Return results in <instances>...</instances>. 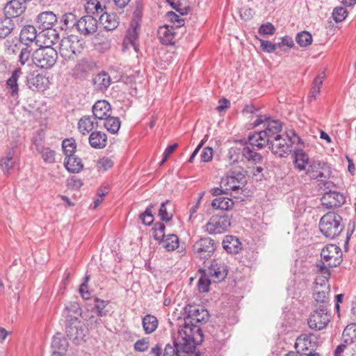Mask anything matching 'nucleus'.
Returning a JSON list of instances; mask_svg holds the SVG:
<instances>
[{"label": "nucleus", "mask_w": 356, "mask_h": 356, "mask_svg": "<svg viewBox=\"0 0 356 356\" xmlns=\"http://www.w3.org/2000/svg\"><path fill=\"white\" fill-rule=\"evenodd\" d=\"M184 311L186 316L184 318V325L179 327L178 337L172 346L177 347V349L182 348L185 354L191 351L195 344L202 342L203 333L196 323L207 322L209 320V313L207 309L193 305H187Z\"/></svg>", "instance_id": "f257e3e1"}, {"label": "nucleus", "mask_w": 356, "mask_h": 356, "mask_svg": "<svg viewBox=\"0 0 356 356\" xmlns=\"http://www.w3.org/2000/svg\"><path fill=\"white\" fill-rule=\"evenodd\" d=\"M282 124L279 121L271 120L267 122L266 127L262 131L248 136L250 145L261 149L266 145L278 137L282 131Z\"/></svg>", "instance_id": "f03ea898"}, {"label": "nucleus", "mask_w": 356, "mask_h": 356, "mask_svg": "<svg viewBox=\"0 0 356 356\" xmlns=\"http://www.w3.org/2000/svg\"><path fill=\"white\" fill-rule=\"evenodd\" d=\"M44 46L33 51L32 54L33 63L40 68L49 69L56 63L58 53L51 45L54 44V40L44 41Z\"/></svg>", "instance_id": "7ed1b4c3"}, {"label": "nucleus", "mask_w": 356, "mask_h": 356, "mask_svg": "<svg viewBox=\"0 0 356 356\" xmlns=\"http://www.w3.org/2000/svg\"><path fill=\"white\" fill-rule=\"evenodd\" d=\"M342 218L335 212H328L320 220L319 229L327 238H334L343 231Z\"/></svg>", "instance_id": "20e7f679"}, {"label": "nucleus", "mask_w": 356, "mask_h": 356, "mask_svg": "<svg viewBox=\"0 0 356 356\" xmlns=\"http://www.w3.org/2000/svg\"><path fill=\"white\" fill-rule=\"evenodd\" d=\"M84 42L77 35L64 37L60 42L59 52L66 60H73L83 49Z\"/></svg>", "instance_id": "39448f33"}, {"label": "nucleus", "mask_w": 356, "mask_h": 356, "mask_svg": "<svg viewBox=\"0 0 356 356\" xmlns=\"http://www.w3.org/2000/svg\"><path fill=\"white\" fill-rule=\"evenodd\" d=\"M290 133L293 134V139L289 135V134H281L267 144L269 145V149L274 154H276L280 157L288 155L292 152V145L296 143V140L298 142L300 141V138L293 131H290Z\"/></svg>", "instance_id": "423d86ee"}, {"label": "nucleus", "mask_w": 356, "mask_h": 356, "mask_svg": "<svg viewBox=\"0 0 356 356\" xmlns=\"http://www.w3.org/2000/svg\"><path fill=\"white\" fill-rule=\"evenodd\" d=\"M341 249L335 245L330 244L323 248L321 253L323 264L319 266V271L329 275L327 267L332 268L339 265L341 262Z\"/></svg>", "instance_id": "0eeeda50"}, {"label": "nucleus", "mask_w": 356, "mask_h": 356, "mask_svg": "<svg viewBox=\"0 0 356 356\" xmlns=\"http://www.w3.org/2000/svg\"><path fill=\"white\" fill-rule=\"evenodd\" d=\"M306 170V174L311 179L318 181H325V179H330L332 173L327 164L319 161H312Z\"/></svg>", "instance_id": "6e6552de"}, {"label": "nucleus", "mask_w": 356, "mask_h": 356, "mask_svg": "<svg viewBox=\"0 0 356 356\" xmlns=\"http://www.w3.org/2000/svg\"><path fill=\"white\" fill-rule=\"evenodd\" d=\"M330 321V314L327 312V308L316 307L313 313L311 314L308 319V325L310 328L321 330L325 328Z\"/></svg>", "instance_id": "1a4fd4ad"}, {"label": "nucleus", "mask_w": 356, "mask_h": 356, "mask_svg": "<svg viewBox=\"0 0 356 356\" xmlns=\"http://www.w3.org/2000/svg\"><path fill=\"white\" fill-rule=\"evenodd\" d=\"M216 248L214 241L210 238H203L197 241L193 245V250L196 257L208 259L212 256Z\"/></svg>", "instance_id": "9d476101"}, {"label": "nucleus", "mask_w": 356, "mask_h": 356, "mask_svg": "<svg viewBox=\"0 0 356 356\" xmlns=\"http://www.w3.org/2000/svg\"><path fill=\"white\" fill-rule=\"evenodd\" d=\"M229 216H213L207 222L206 227L209 234H220L224 232L230 226Z\"/></svg>", "instance_id": "9b49d317"}, {"label": "nucleus", "mask_w": 356, "mask_h": 356, "mask_svg": "<svg viewBox=\"0 0 356 356\" xmlns=\"http://www.w3.org/2000/svg\"><path fill=\"white\" fill-rule=\"evenodd\" d=\"M97 30V21L91 15L81 17L77 22V31L84 36L94 34Z\"/></svg>", "instance_id": "f8f14e48"}, {"label": "nucleus", "mask_w": 356, "mask_h": 356, "mask_svg": "<svg viewBox=\"0 0 356 356\" xmlns=\"http://www.w3.org/2000/svg\"><path fill=\"white\" fill-rule=\"evenodd\" d=\"M321 204L327 209L339 207L346 202L345 197L335 191L325 192L321 199Z\"/></svg>", "instance_id": "ddd939ff"}, {"label": "nucleus", "mask_w": 356, "mask_h": 356, "mask_svg": "<svg viewBox=\"0 0 356 356\" xmlns=\"http://www.w3.org/2000/svg\"><path fill=\"white\" fill-rule=\"evenodd\" d=\"M316 337L314 334H302L298 337L295 344L297 351L300 353H314V348L316 343Z\"/></svg>", "instance_id": "4468645a"}, {"label": "nucleus", "mask_w": 356, "mask_h": 356, "mask_svg": "<svg viewBox=\"0 0 356 356\" xmlns=\"http://www.w3.org/2000/svg\"><path fill=\"white\" fill-rule=\"evenodd\" d=\"M42 33L37 34L35 26L32 25H26L23 27L20 32L19 39L22 43L29 45V42H35L36 46L39 45L40 40L43 38Z\"/></svg>", "instance_id": "2eb2a0df"}, {"label": "nucleus", "mask_w": 356, "mask_h": 356, "mask_svg": "<svg viewBox=\"0 0 356 356\" xmlns=\"http://www.w3.org/2000/svg\"><path fill=\"white\" fill-rule=\"evenodd\" d=\"M227 272V267L224 262L214 261L209 267L207 275L213 278V282H218L226 277Z\"/></svg>", "instance_id": "dca6fc26"}, {"label": "nucleus", "mask_w": 356, "mask_h": 356, "mask_svg": "<svg viewBox=\"0 0 356 356\" xmlns=\"http://www.w3.org/2000/svg\"><path fill=\"white\" fill-rule=\"evenodd\" d=\"M65 332L69 339L76 343L83 340L85 337V330L82 327L81 323L78 321L76 316H74V321L66 327Z\"/></svg>", "instance_id": "f3484780"}, {"label": "nucleus", "mask_w": 356, "mask_h": 356, "mask_svg": "<svg viewBox=\"0 0 356 356\" xmlns=\"http://www.w3.org/2000/svg\"><path fill=\"white\" fill-rule=\"evenodd\" d=\"M230 149L231 153L236 154V156H239V159L241 156L245 158L248 161H251L254 164L261 163L263 159L260 154L254 152L249 147H244L243 148L232 147Z\"/></svg>", "instance_id": "a211bd4d"}, {"label": "nucleus", "mask_w": 356, "mask_h": 356, "mask_svg": "<svg viewBox=\"0 0 356 356\" xmlns=\"http://www.w3.org/2000/svg\"><path fill=\"white\" fill-rule=\"evenodd\" d=\"M24 0H11L4 6V14L10 19L21 15L26 10Z\"/></svg>", "instance_id": "6ab92c4d"}, {"label": "nucleus", "mask_w": 356, "mask_h": 356, "mask_svg": "<svg viewBox=\"0 0 356 356\" xmlns=\"http://www.w3.org/2000/svg\"><path fill=\"white\" fill-rule=\"evenodd\" d=\"M92 113L95 119L104 120L111 114V106L106 100L97 101L92 106Z\"/></svg>", "instance_id": "aec40b11"}, {"label": "nucleus", "mask_w": 356, "mask_h": 356, "mask_svg": "<svg viewBox=\"0 0 356 356\" xmlns=\"http://www.w3.org/2000/svg\"><path fill=\"white\" fill-rule=\"evenodd\" d=\"M57 22L56 15L51 11H46L38 15L37 23L40 28L49 31L52 29L53 25Z\"/></svg>", "instance_id": "412c9836"}, {"label": "nucleus", "mask_w": 356, "mask_h": 356, "mask_svg": "<svg viewBox=\"0 0 356 356\" xmlns=\"http://www.w3.org/2000/svg\"><path fill=\"white\" fill-rule=\"evenodd\" d=\"M223 248L230 254H237L241 250V243L234 236L227 235L222 241Z\"/></svg>", "instance_id": "4be33fe9"}, {"label": "nucleus", "mask_w": 356, "mask_h": 356, "mask_svg": "<svg viewBox=\"0 0 356 356\" xmlns=\"http://www.w3.org/2000/svg\"><path fill=\"white\" fill-rule=\"evenodd\" d=\"M294 165L300 170H305L306 166L309 165L312 161L309 158L308 154L301 149L293 150Z\"/></svg>", "instance_id": "5701e85b"}, {"label": "nucleus", "mask_w": 356, "mask_h": 356, "mask_svg": "<svg viewBox=\"0 0 356 356\" xmlns=\"http://www.w3.org/2000/svg\"><path fill=\"white\" fill-rule=\"evenodd\" d=\"M88 140L90 146L95 149H102L107 144V136L99 131L92 132Z\"/></svg>", "instance_id": "b1692460"}, {"label": "nucleus", "mask_w": 356, "mask_h": 356, "mask_svg": "<svg viewBox=\"0 0 356 356\" xmlns=\"http://www.w3.org/2000/svg\"><path fill=\"white\" fill-rule=\"evenodd\" d=\"M159 40L164 44H173L175 36L174 27L172 26L165 25L161 26L158 31Z\"/></svg>", "instance_id": "393cba45"}, {"label": "nucleus", "mask_w": 356, "mask_h": 356, "mask_svg": "<svg viewBox=\"0 0 356 356\" xmlns=\"http://www.w3.org/2000/svg\"><path fill=\"white\" fill-rule=\"evenodd\" d=\"M64 165L69 172L72 173H78L83 168L81 159L74 154L66 156Z\"/></svg>", "instance_id": "a878e982"}, {"label": "nucleus", "mask_w": 356, "mask_h": 356, "mask_svg": "<svg viewBox=\"0 0 356 356\" xmlns=\"http://www.w3.org/2000/svg\"><path fill=\"white\" fill-rule=\"evenodd\" d=\"M100 23L107 31H113L115 29L118 24V17L115 13H108L106 12L101 15L99 17Z\"/></svg>", "instance_id": "bb28decb"}, {"label": "nucleus", "mask_w": 356, "mask_h": 356, "mask_svg": "<svg viewBox=\"0 0 356 356\" xmlns=\"http://www.w3.org/2000/svg\"><path fill=\"white\" fill-rule=\"evenodd\" d=\"M15 147H12L6 153V156L0 159V168L2 170L5 175L10 174V170L13 168L15 164Z\"/></svg>", "instance_id": "cd10ccee"}, {"label": "nucleus", "mask_w": 356, "mask_h": 356, "mask_svg": "<svg viewBox=\"0 0 356 356\" xmlns=\"http://www.w3.org/2000/svg\"><path fill=\"white\" fill-rule=\"evenodd\" d=\"M93 84L96 89L104 90L111 85V76L106 72H102L95 76L92 79Z\"/></svg>", "instance_id": "c85d7f7f"}, {"label": "nucleus", "mask_w": 356, "mask_h": 356, "mask_svg": "<svg viewBox=\"0 0 356 356\" xmlns=\"http://www.w3.org/2000/svg\"><path fill=\"white\" fill-rule=\"evenodd\" d=\"M323 288L322 286L320 287L316 286L315 288L314 293V299L316 301L317 304L319 305H316V307H323L325 306L327 308L328 305V290L329 286H324L325 289H321Z\"/></svg>", "instance_id": "c756f323"}, {"label": "nucleus", "mask_w": 356, "mask_h": 356, "mask_svg": "<svg viewBox=\"0 0 356 356\" xmlns=\"http://www.w3.org/2000/svg\"><path fill=\"white\" fill-rule=\"evenodd\" d=\"M15 29V24L12 19L6 16L0 18V40L8 36Z\"/></svg>", "instance_id": "7c9ffc66"}, {"label": "nucleus", "mask_w": 356, "mask_h": 356, "mask_svg": "<svg viewBox=\"0 0 356 356\" xmlns=\"http://www.w3.org/2000/svg\"><path fill=\"white\" fill-rule=\"evenodd\" d=\"M22 74V72L21 68L17 67L13 71L11 76L6 81L7 88L10 90L12 96H16L18 95L19 88L17 80Z\"/></svg>", "instance_id": "2f4dec72"}, {"label": "nucleus", "mask_w": 356, "mask_h": 356, "mask_svg": "<svg viewBox=\"0 0 356 356\" xmlns=\"http://www.w3.org/2000/svg\"><path fill=\"white\" fill-rule=\"evenodd\" d=\"M95 125L97 127L98 123L92 121L90 116L85 115L79 120L78 122V129L83 134H86V133H89L92 131L94 129Z\"/></svg>", "instance_id": "473e14b6"}, {"label": "nucleus", "mask_w": 356, "mask_h": 356, "mask_svg": "<svg viewBox=\"0 0 356 356\" xmlns=\"http://www.w3.org/2000/svg\"><path fill=\"white\" fill-rule=\"evenodd\" d=\"M157 318L151 314H147L143 318L142 324L146 334L154 332L158 327Z\"/></svg>", "instance_id": "72a5a7b5"}, {"label": "nucleus", "mask_w": 356, "mask_h": 356, "mask_svg": "<svg viewBox=\"0 0 356 356\" xmlns=\"http://www.w3.org/2000/svg\"><path fill=\"white\" fill-rule=\"evenodd\" d=\"M67 341L60 334L54 336L51 343L53 353H65L67 348Z\"/></svg>", "instance_id": "f704fd0d"}, {"label": "nucleus", "mask_w": 356, "mask_h": 356, "mask_svg": "<svg viewBox=\"0 0 356 356\" xmlns=\"http://www.w3.org/2000/svg\"><path fill=\"white\" fill-rule=\"evenodd\" d=\"M160 241L162 246L168 251L175 250L179 246V238L175 234H168Z\"/></svg>", "instance_id": "c9c22d12"}, {"label": "nucleus", "mask_w": 356, "mask_h": 356, "mask_svg": "<svg viewBox=\"0 0 356 356\" xmlns=\"http://www.w3.org/2000/svg\"><path fill=\"white\" fill-rule=\"evenodd\" d=\"M233 205V200L225 197H216L211 203L213 208L221 210H229L232 208Z\"/></svg>", "instance_id": "e433bc0d"}, {"label": "nucleus", "mask_w": 356, "mask_h": 356, "mask_svg": "<svg viewBox=\"0 0 356 356\" xmlns=\"http://www.w3.org/2000/svg\"><path fill=\"white\" fill-rule=\"evenodd\" d=\"M45 77L40 74L27 79V86L33 90H40L44 88Z\"/></svg>", "instance_id": "4c0bfd02"}, {"label": "nucleus", "mask_w": 356, "mask_h": 356, "mask_svg": "<svg viewBox=\"0 0 356 356\" xmlns=\"http://www.w3.org/2000/svg\"><path fill=\"white\" fill-rule=\"evenodd\" d=\"M85 10L88 13L95 14V13H99L103 12L104 9L106 8L105 4L102 3V1L99 0H92L86 1Z\"/></svg>", "instance_id": "58836bf2"}, {"label": "nucleus", "mask_w": 356, "mask_h": 356, "mask_svg": "<svg viewBox=\"0 0 356 356\" xmlns=\"http://www.w3.org/2000/svg\"><path fill=\"white\" fill-rule=\"evenodd\" d=\"M104 127L111 134H116L120 127V119L117 117H107L104 120Z\"/></svg>", "instance_id": "ea45409f"}, {"label": "nucleus", "mask_w": 356, "mask_h": 356, "mask_svg": "<svg viewBox=\"0 0 356 356\" xmlns=\"http://www.w3.org/2000/svg\"><path fill=\"white\" fill-rule=\"evenodd\" d=\"M343 341L345 343L351 344L356 339V323L348 325L343 332Z\"/></svg>", "instance_id": "a19ab883"}, {"label": "nucleus", "mask_w": 356, "mask_h": 356, "mask_svg": "<svg viewBox=\"0 0 356 356\" xmlns=\"http://www.w3.org/2000/svg\"><path fill=\"white\" fill-rule=\"evenodd\" d=\"M81 309L77 302H70L65 306L64 311V316L68 319L71 318V321H74V317L72 318V314L81 315Z\"/></svg>", "instance_id": "79ce46f5"}, {"label": "nucleus", "mask_w": 356, "mask_h": 356, "mask_svg": "<svg viewBox=\"0 0 356 356\" xmlns=\"http://www.w3.org/2000/svg\"><path fill=\"white\" fill-rule=\"evenodd\" d=\"M296 40L300 47H307L312 44L313 39L309 32L304 31L297 34Z\"/></svg>", "instance_id": "37998d69"}, {"label": "nucleus", "mask_w": 356, "mask_h": 356, "mask_svg": "<svg viewBox=\"0 0 356 356\" xmlns=\"http://www.w3.org/2000/svg\"><path fill=\"white\" fill-rule=\"evenodd\" d=\"M325 77V74L323 72L314 80L313 87L309 93V98H315L316 95L320 93Z\"/></svg>", "instance_id": "c03bdc74"}, {"label": "nucleus", "mask_w": 356, "mask_h": 356, "mask_svg": "<svg viewBox=\"0 0 356 356\" xmlns=\"http://www.w3.org/2000/svg\"><path fill=\"white\" fill-rule=\"evenodd\" d=\"M62 147L66 156L74 154L76 148L75 140L72 138L65 139L62 143Z\"/></svg>", "instance_id": "a18cd8bd"}, {"label": "nucleus", "mask_w": 356, "mask_h": 356, "mask_svg": "<svg viewBox=\"0 0 356 356\" xmlns=\"http://www.w3.org/2000/svg\"><path fill=\"white\" fill-rule=\"evenodd\" d=\"M245 175L243 172L235 170L229 172L226 180L227 184H229V183H235V181L238 183H243L245 181Z\"/></svg>", "instance_id": "49530a36"}, {"label": "nucleus", "mask_w": 356, "mask_h": 356, "mask_svg": "<svg viewBox=\"0 0 356 356\" xmlns=\"http://www.w3.org/2000/svg\"><path fill=\"white\" fill-rule=\"evenodd\" d=\"M62 22H63L64 27L62 29H70L76 26L77 29V22L76 17L75 15L72 13H66L62 17Z\"/></svg>", "instance_id": "de8ad7c7"}, {"label": "nucleus", "mask_w": 356, "mask_h": 356, "mask_svg": "<svg viewBox=\"0 0 356 356\" xmlns=\"http://www.w3.org/2000/svg\"><path fill=\"white\" fill-rule=\"evenodd\" d=\"M33 52V49L29 45H26L25 47L22 49L19 56V62L22 65H24L29 61L30 58H32Z\"/></svg>", "instance_id": "09e8293b"}, {"label": "nucleus", "mask_w": 356, "mask_h": 356, "mask_svg": "<svg viewBox=\"0 0 356 356\" xmlns=\"http://www.w3.org/2000/svg\"><path fill=\"white\" fill-rule=\"evenodd\" d=\"M42 158L46 163H52L55 161V152L48 147H42L40 150Z\"/></svg>", "instance_id": "8fccbe9b"}, {"label": "nucleus", "mask_w": 356, "mask_h": 356, "mask_svg": "<svg viewBox=\"0 0 356 356\" xmlns=\"http://www.w3.org/2000/svg\"><path fill=\"white\" fill-rule=\"evenodd\" d=\"M348 15L347 10L343 7H339L334 9L332 17L336 22H341Z\"/></svg>", "instance_id": "3c124183"}, {"label": "nucleus", "mask_w": 356, "mask_h": 356, "mask_svg": "<svg viewBox=\"0 0 356 356\" xmlns=\"http://www.w3.org/2000/svg\"><path fill=\"white\" fill-rule=\"evenodd\" d=\"M211 284V280L205 275L202 276L197 283V287L200 292L205 293L209 290V286Z\"/></svg>", "instance_id": "603ef678"}, {"label": "nucleus", "mask_w": 356, "mask_h": 356, "mask_svg": "<svg viewBox=\"0 0 356 356\" xmlns=\"http://www.w3.org/2000/svg\"><path fill=\"white\" fill-rule=\"evenodd\" d=\"M113 165V161L107 157H103L97 161V167L99 170L106 171Z\"/></svg>", "instance_id": "864d4df0"}, {"label": "nucleus", "mask_w": 356, "mask_h": 356, "mask_svg": "<svg viewBox=\"0 0 356 356\" xmlns=\"http://www.w3.org/2000/svg\"><path fill=\"white\" fill-rule=\"evenodd\" d=\"M149 346V339L145 337L138 340L134 344V348L136 351L144 352L148 349Z\"/></svg>", "instance_id": "5fc2aeb1"}, {"label": "nucleus", "mask_w": 356, "mask_h": 356, "mask_svg": "<svg viewBox=\"0 0 356 356\" xmlns=\"http://www.w3.org/2000/svg\"><path fill=\"white\" fill-rule=\"evenodd\" d=\"M169 202V200H166L165 202L162 203L160 207L159 216L163 221L168 222L172 219V215H169L166 209V204Z\"/></svg>", "instance_id": "6e6d98bb"}, {"label": "nucleus", "mask_w": 356, "mask_h": 356, "mask_svg": "<svg viewBox=\"0 0 356 356\" xmlns=\"http://www.w3.org/2000/svg\"><path fill=\"white\" fill-rule=\"evenodd\" d=\"M164 356H185L181 355L180 349H177V347L173 346L171 344H167L164 349Z\"/></svg>", "instance_id": "4d7b16f0"}, {"label": "nucleus", "mask_w": 356, "mask_h": 356, "mask_svg": "<svg viewBox=\"0 0 356 356\" xmlns=\"http://www.w3.org/2000/svg\"><path fill=\"white\" fill-rule=\"evenodd\" d=\"M153 231H159L161 234H154L156 240L160 241L161 238H165L167 235L165 234V226L163 223H156L152 228Z\"/></svg>", "instance_id": "13d9d810"}, {"label": "nucleus", "mask_w": 356, "mask_h": 356, "mask_svg": "<svg viewBox=\"0 0 356 356\" xmlns=\"http://www.w3.org/2000/svg\"><path fill=\"white\" fill-rule=\"evenodd\" d=\"M95 307L97 310L98 315L99 316H104L106 314V312L104 311V308L107 305V302L104 300H99L98 298L95 299Z\"/></svg>", "instance_id": "bf43d9fd"}, {"label": "nucleus", "mask_w": 356, "mask_h": 356, "mask_svg": "<svg viewBox=\"0 0 356 356\" xmlns=\"http://www.w3.org/2000/svg\"><path fill=\"white\" fill-rule=\"evenodd\" d=\"M275 31V28L270 23L262 24L259 28V33L262 35H273Z\"/></svg>", "instance_id": "052dcab7"}, {"label": "nucleus", "mask_w": 356, "mask_h": 356, "mask_svg": "<svg viewBox=\"0 0 356 356\" xmlns=\"http://www.w3.org/2000/svg\"><path fill=\"white\" fill-rule=\"evenodd\" d=\"M213 155V149L210 147H207L204 148L201 154V161L203 162H209L212 159Z\"/></svg>", "instance_id": "680f3d73"}, {"label": "nucleus", "mask_w": 356, "mask_h": 356, "mask_svg": "<svg viewBox=\"0 0 356 356\" xmlns=\"http://www.w3.org/2000/svg\"><path fill=\"white\" fill-rule=\"evenodd\" d=\"M178 144L174 143L171 145H169L165 150L163 153V158L160 163V165H162L165 163V162L168 160V157L171 154L174 152V151L177 148Z\"/></svg>", "instance_id": "e2e57ef3"}, {"label": "nucleus", "mask_w": 356, "mask_h": 356, "mask_svg": "<svg viewBox=\"0 0 356 356\" xmlns=\"http://www.w3.org/2000/svg\"><path fill=\"white\" fill-rule=\"evenodd\" d=\"M42 35H43V38H47L44 41L54 40V44L59 39L58 33L55 29H49V31H47L46 33H42Z\"/></svg>", "instance_id": "0e129e2a"}, {"label": "nucleus", "mask_w": 356, "mask_h": 356, "mask_svg": "<svg viewBox=\"0 0 356 356\" xmlns=\"http://www.w3.org/2000/svg\"><path fill=\"white\" fill-rule=\"evenodd\" d=\"M171 7L175 9L177 12L179 13L181 15L187 13L188 8L184 7L181 8L179 4L175 2V0H165Z\"/></svg>", "instance_id": "69168bd1"}, {"label": "nucleus", "mask_w": 356, "mask_h": 356, "mask_svg": "<svg viewBox=\"0 0 356 356\" xmlns=\"http://www.w3.org/2000/svg\"><path fill=\"white\" fill-rule=\"evenodd\" d=\"M261 47L264 51L273 53L275 51V45L270 41L261 40Z\"/></svg>", "instance_id": "338daca9"}, {"label": "nucleus", "mask_w": 356, "mask_h": 356, "mask_svg": "<svg viewBox=\"0 0 356 356\" xmlns=\"http://www.w3.org/2000/svg\"><path fill=\"white\" fill-rule=\"evenodd\" d=\"M285 356H318V353H300L299 351L296 352H290L287 353Z\"/></svg>", "instance_id": "774afa93"}]
</instances>
